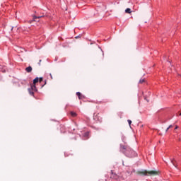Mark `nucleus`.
I'll use <instances>...</instances> for the list:
<instances>
[{
	"label": "nucleus",
	"instance_id": "f257e3e1",
	"mask_svg": "<svg viewBox=\"0 0 181 181\" xmlns=\"http://www.w3.org/2000/svg\"><path fill=\"white\" fill-rule=\"evenodd\" d=\"M120 151L124 153L128 158H135L136 153L128 146H120Z\"/></svg>",
	"mask_w": 181,
	"mask_h": 181
},
{
	"label": "nucleus",
	"instance_id": "f03ea898",
	"mask_svg": "<svg viewBox=\"0 0 181 181\" xmlns=\"http://www.w3.org/2000/svg\"><path fill=\"white\" fill-rule=\"evenodd\" d=\"M138 173L139 175H144V176H152L154 175H158V172L155 170L147 171L146 170L138 171Z\"/></svg>",
	"mask_w": 181,
	"mask_h": 181
},
{
	"label": "nucleus",
	"instance_id": "7ed1b4c3",
	"mask_svg": "<svg viewBox=\"0 0 181 181\" xmlns=\"http://www.w3.org/2000/svg\"><path fill=\"white\" fill-rule=\"evenodd\" d=\"M110 178L117 180V179H118V175L117 174L114 173V172L112 170H111Z\"/></svg>",
	"mask_w": 181,
	"mask_h": 181
},
{
	"label": "nucleus",
	"instance_id": "20e7f679",
	"mask_svg": "<svg viewBox=\"0 0 181 181\" xmlns=\"http://www.w3.org/2000/svg\"><path fill=\"white\" fill-rule=\"evenodd\" d=\"M30 90H32V91H37V89L36 88V86L35 84L31 85V88Z\"/></svg>",
	"mask_w": 181,
	"mask_h": 181
},
{
	"label": "nucleus",
	"instance_id": "39448f33",
	"mask_svg": "<svg viewBox=\"0 0 181 181\" xmlns=\"http://www.w3.org/2000/svg\"><path fill=\"white\" fill-rule=\"evenodd\" d=\"M76 95L78 97L79 100H82V98L83 97V95H81V93H80V92H77Z\"/></svg>",
	"mask_w": 181,
	"mask_h": 181
},
{
	"label": "nucleus",
	"instance_id": "423d86ee",
	"mask_svg": "<svg viewBox=\"0 0 181 181\" xmlns=\"http://www.w3.org/2000/svg\"><path fill=\"white\" fill-rule=\"evenodd\" d=\"M171 163L173 165V166H175V168H177V165L176 164V160L175 159L171 160Z\"/></svg>",
	"mask_w": 181,
	"mask_h": 181
},
{
	"label": "nucleus",
	"instance_id": "0eeeda50",
	"mask_svg": "<svg viewBox=\"0 0 181 181\" xmlns=\"http://www.w3.org/2000/svg\"><path fill=\"white\" fill-rule=\"evenodd\" d=\"M25 71H27V73H30L32 71V66L27 67Z\"/></svg>",
	"mask_w": 181,
	"mask_h": 181
},
{
	"label": "nucleus",
	"instance_id": "6e6552de",
	"mask_svg": "<svg viewBox=\"0 0 181 181\" xmlns=\"http://www.w3.org/2000/svg\"><path fill=\"white\" fill-rule=\"evenodd\" d=\"M36 83H39V78H35L33 80V84H36Z\"/></svg>",
	"mask_w": 181,
	"mask_h": 181
},
{
	"label": "nucleus",
	"instance_id": "1a4fd4ad",
	"mask_svg": "<svg viewBox=\"0 0 181 181\" xmlns=\"http://www.w3.org/2000/svg\"><path fill=\"white\" fill-rule=\"evenodd\" d=\"M131 12H132V11H131V8H128L125 10L126 13H131Z\"/></svg>",
	"mask_w": 181,
	"mask_h": 181
},
{
	"label": "nucleus",
	"instance_id": "9d476101",
	"mask_svg": "<svg viewBox=\"0 0 181 181\" xmlns=\"http://www.w3.org/2000/svg\"><path fill=\"white\" fill-rule=\"evenodd\" d=\"M71 117H77V113H76L75 112H71Z\"/></svg>",
	"mask_w": 181,
	"mask_h": 181
},
{
	"label": "nucleus",
	"instance_id": "9b49d317",
	"mask_svg": "<svg viewBox=\"0 0 181 181\" xmlns=\"http://www.w3.org/2000/svg\"><path fill=\"white\" fill-rule=\"evenodd\" d=\"M170 128H173V125H170L167 129L165 130V132H168V131H169V129H170Z\"/></svg>",
	"mask_w": 181,
	"mask_h": 181
},
{
	"label": "nucleus",
	"instance_id": "f8f14e48",
	"mask_svg": "<svg viewBox=\"0 0 181 181\" xmlns=\"http://www.w3.org/2000/svg\"><path fill=\"white\" fill-rule=\"evenodd\" d=\"M139 83L140 84H143V83H145V78L140 79Z\"/></svg>",
	"mask_w": 181,
	"mask_h": 181
},
{
	"label": "nucleus",
	"instance_id": "ddd939ff",
	"mask_svg": "<svg viewBox=\"0 0 181 181\" xmlns=\"http://www.w3.org/2000/svg\"><path fill=\"white\" fill-rule=\"evenodd\" d=\"M28 91L30 95H33L34 93H33V90L32 91V89H28Z\"/></svg>",
	"mask_w": 181,
	"mask_h": 181
},
{
	"label": "nucleus",
	"instance_id": "4468645a",
	"mask_svg": "<svg viewBox=\"0 0 181 181\" xmlns=\"http://www.w3.org/2000/svg\"><path fill=\"white\" fill-rule=\"evenodd\" d=\"M38 81H39L40 83H42V82L43 81V78H38Z\"/></svg>",
	"mask_w": 181,
	"mask_h": 181
},
{
	"label": "nucleus",
	"instance_id": "2eb2a0df",
	"mask_svg": "<svg viewBox=\"0 0 181 181\" xmlns=\"http://www.w3.org/2000/svg\"><path fill=\"white\" fill-rule=\"evenodd\" d=\"M128 123L129 125H131V124H132V121H131L130 119L127 120Z\"/></svg>",
	"mask_w": 181,
	"mask_h": 181
},
{
	"label": "nucleus",
	"instance_id": "dca6fc26",
	"mask_svg": "<svg viewBox=\"0 0 181 181\" xmlns=\"http://www.w3.org/2000/svg\"><path fill=\"white\" fill-rule=\"evenodd\" d=\"M177 128H179V127L176 126L175 129H177Z\"/></svg>",
	"mask_w": 181,
	"mask_h": 181
},
{
	"label": "nucleus",
	"instance_id": "f3484780",
	"mask_svg": "<svg viewBox=\"0 0 181 181\" xmlns=\"http://www.w3.org/2000/svg\"><path fill=\"white\" fill-rule=\"evenodd\" d=\"M86 136H88V133H86Z\"/></svg>",
	"mask_w": 181,
	"mask_h": 181
},
{
	"label": "nucleus",
	"instance_id": "a211bd4d",
	"mask_svg": "<svg viewBox=\"0 0 181 181\" xmlns=\"http://www.w3.org/2000/svg\"><path fill=\"white\" fill-rule=\"evenodd\" d=\"M50 76H51V78H53L52 76V74H50Z\"/></svg>",
	"mask_w": 181,
	"mask_h": 181
},
{
	"label": "nucleus",
	"instance_id": "6ab92c4d",
	"mask_svg": "<svg viewBox=\"0 0 181 181\" xmlns=\"http://www.w3.org/2000/svg\"><path fill=\"white\" fill-rule=\"evenodd\" d=\"M45 84H46V81H45Z\"/></svg>",
	"mask_w": 181,
	"mask_h": 181
},
{
	"label": "nucleus",
	"instance_id": "aec40b11",
	"mask_svg": "<svg viewBox=\"0 0 181 181\" xmlns=\"http://www.w3.org/2000/svg\"><path fill=\"white\" fill-rule=\"evenodd\" d=\"M180 115H181V113L180 114Z\"/></svg>",
	"mask_w": 181,
	"mask_h": 181
}]
</instances>
